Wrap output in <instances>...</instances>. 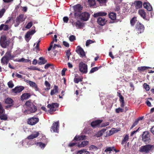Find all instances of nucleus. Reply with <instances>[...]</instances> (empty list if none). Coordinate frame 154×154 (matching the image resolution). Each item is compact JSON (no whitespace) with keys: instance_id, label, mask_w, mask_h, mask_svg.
I'll return each instance as SVG.
<instances>
[{"instance_id":"f257e3e1","label":"nucleus","mask_w":154,"mask_h":154,"mask_svg":"<svg viewBox=\"0 0 154 154\" xmlns=\"http://www.w3.org/2000/svg\"><path fill=\"white\" fill-rule=\"evenodd\" d=\"M24 106L26 108L27 110H25L24 112L26 114H28L30 113L35 112L36 110V107L33 105V104L30 102L27 101L24 105Z\"/></svg>"},{"instance_id":"f03ea898","label":"nucleus","mask_w":154,"mask_h":154,"mask_svg":"<svg viewBox=\"0 0 154 154\" xmlns=\"http://www.w3.org/2000/svg\"><path fill=\"white\" fill-rule=\"evenodd\" d=\"M154 148L153 145L147 144L140 147L139 151L141 152L148 153L152 151Z\"/></svg>"},{"instance_id":"7ed1b4c3","label":"nucleus","mask_w":154,"mask_h":154,"mask_svg":"<svg viewBox=\"0 0 154 154\" xmlns=\"http://www.w3.org/2000/svg\"><path fill=\"white\" fill-rule=\"evenodd\" d=\"M10 43L9 41L7 38L6 36L3 35L1 36L0 39V44L2 48H6L9 46Z\"/></svg>"},{"instance_id":"20e7f679","label":"nucleus","mask_w":154,"mask_h":154,"mask_svg":"<svg viewBox=\"0 0 154 154\" xmlns=\"http://www.w3.org/2000/svg\"><path fill=\"white\" fill-rule=\"evenodd\" d=\"M58 106V104L56 103H53L51 104H48V107L50 109L48 111L51 114H52V112L56 110Z\"/></svg>"},{"instance_id":"39448f33","label":"nucleus","mask_w":154,"mask_h":154,"mask_svg":"<svg viewBox=\"0 0 154 154\" xmlns=\"http://www.w3.org/2000/svg\"><path fill=\"white\" fill-rule=\"evenodd\" d=\"M79 69L81 72L86 73L87 72V66L83 62L79 63Z\"/></svg>"},{"instance_id":"423d86ee","label":"nucleus","mask_w":154,"mask_h":154,"mask_svg":"<svg viewBox=\"0 0 154 154\" xmlns=\"http://www.w3.org/2000/svg\"><path fill=\"white\" fill-rule=\"evenodd\" d=\"M136 27V30L137 32L138 33H141L143 32L144 29V26L140 23L138 22Z\"/></svg>"},{"instance_id":"0eeeda50","label":"nucleus","mask_w":154,"mask_h":154,"mask_svg":"<svg viewBox=\"0 0 154 154\" xmlns=\"http://www.w3.org/2000/svg\"><path fill=\"white\" fill-rule=\"evenodd\" d=\"M25 19V18L24 17V15L23 14L20 15L19 16L17 17L16 19L15 26H17L20 23L24 21Z\"/></svg>"},{"instance_id":"6e6552de","label":"nucleus","mask_w":154,"mask_h":154,"mask_svg":"<svg viewBox=\"0 0 154 154\" xmlns=\"http://www.w3.org/2000/svg\"><path fill=\"white\" fill-rule=\"evenodd\" d=\"M142 140L147 143L148 142L149 140V135L147 131L143 132L142 135Z\"/></svg>"},{"instance_id":"1a4fd4ad","label":"nucleus","mask_w":154,"mask_h":154,"mask_svg":"<svg viewBox=\"0 0 154 154\" xmlns=\"http://www.w3.org/2000/svg\"><path fill=\"white\" fill-rule=\"evenodd\" d=\"M39 119L38 118L33 117L28 119V123L29 125H33L37 123Z\"/></svg>"},{"instance_id":"9d476101","label":"nucleus","mask_w":154,"mask_h":154,"mask_svg":"<svg viewBox=\"0 0 154 154\" xmlns=\"http://www.w3.org/2000/svg\"><path fill=\"white\" fill-rule=\"evenodd\" d=\"M59 127V122L58 121L56 122L53 123L51 128V130L53 131L54 132L58 133Z\"/></svg>"},{"instance_id":"9b49d317","label":"nucleus","mask_w":154,"mask_h":154,"mask_svg":"<svg viewBox=\"0 0 154 154\" xmlns=\"http://www.w3.org/2000/svg\"><path fill=\"white\" fill-rule=\"evenodd\" d=\"M76 52L83 57L85 56V52L83 49L79 46H78L75 50Z\"/></svg>"},{"instance_id":"f8f14e48","label":"nucleus","mask_w":154,"mask_h":154,"mask_svg":"<svg viewBox=\"0 0 154 154\" xmlns=\"http://www.w3.org/2000/svg\"><path fill=\"white\" fill-rule=\"evenodd\" d=\"M89 14L88 13L85 12L81 13L80 16L81 19L84 21H87L88 19Z\"/></svg>"},{"instance_id":"ddd939ff","label":"nucleus","mask_w":154,"mask_h":154,"mask_svg":"<svg viewBox=\"0 0 154 154\" xmlns=\"http://www.w3.org/2000/svg\"><path fill=\"white\" fill-rule=\"evenodd\" d=\"M106 21V19L103 17H99L97 19V22L98 24L102 26L105 24Z\"/></svg>"},{"instance_id":"4468645a","label":"nucleus","mask_w":154,"mask_h":154,"mask_svg":"<svg viewBox=\"0 0 154 154\" xmlns=\"http://www.w3.org/2000/svg\"><path fill=\"white\" fill-rule=\"evenodd\" d=\"M24 87L23 86H17L14 88L13 89L12 91L14 93H17L22 91L24 89Z\"/></svg>"},{"instance_id":"2eb2a0df","label":"nucleus","mask_w":154,"mask_h":154,"mask_svg":"<svg viewBox=\"0 0 154 154\" xmlns=\"http://www.w3.org/2000/svg\"><path fill=\"white\" fill-rule=\"evenodd\" d=\"M35 31V30H32L28 32H27L26 35H25V38L26 40L28 42L29 40L31 38L30 37V35H33L34 34Z\"/></svg>"},{"instance_id":"dca6fc26","label":"nucleus","mask_w":154,"mask_h":154,"mask_svg":"<svg viewBox=\"0 0 154 154\" xmlns=\"http://www.w3.org/2000/svg\"><path fill=\"white\" fill-rule=\"evenodd\" d=\"M39 133L38 132L35 131L32 133V134L29 136L27 138L28 139H32L37 137L39 135Z\"/></svg>"},{"instance_id":"f3484780","label":"nucleus","mask_w":154,"mask_h":154,"mask_svg":"<svg viewBox=\"0 0 154 154\" xmlns=\"http://www.w3.org/2000/svg\"><path fill=\"white\" fill-rule=\"evenodd\" d=\"M30 96L29 94L25 93L23 94L20 97V99L21 100L23 101L24 100L29 99Z\"/></svg>"},{"instance_id":"a211bd4d","label":"nucleus","mask_w":154,"mask_h":154,"mask_svg":"<svg viewBox=\"0 0 154 154\" xmlns=\"http://www.w3.org/2000/svg\"><path fill=\"white\" fill-rule=\"evenodd\" d=\"M143 5L144 7L149 11H150L152 10V6L149 3L145 2L143 4Z\"/></svg>"},{"instance_id":"6ab92c4d","label":"nucleus","mask_w":154,"mask_h":154,"mask_svg":"<svg viewBox=\"0 0 154 154\" xmlns=\"http://www.w3.org/2000/svg\"><path fill=\"white\" fill-rule=\"evenodd\" d=\"M134 4L137 9H139L141 8L142 6V2L140 1H135Z\"/></svg>"},{"instance_id":"aec40b11","label":"nucleus","mask_w":154,"mask_h":154,"mask_svg":"<svg viewBox=\"0 0 154 154\" xmlns=\"http://www.w3.org/2000/svg\"><path fill=\"white\" fill-rule=\"evenodd\" d=\"M88 144V141H83L80 143H78V144L77 145V146L79 147H83L85 146Z\"/></svg>"},{"instance_id":"412c9836","label":"nucleus","mask_w":154,"mask_h":154,"mask_svg":"<svg viewBox=\"0 0 154 154\" xmlns=\"http://www.w3.org/2000/svg\"><path fill=\"white\" fill-rule=\"evenodd\" d=\"M107 15V13L106 12H100L96 13H95L94 14V16L96 17L99 16H105Z\"/></svg>"},{"instance_id":"4be33fe9","label":"nucleus","mask_w":154,"mask_h":154,"mask_svg":"<svg viewBox=\"0 0 154 154\" xmlns=\"http://www.w3.org/2000/svg\"><path fill=\"white\" fill-rule=\"evenodd\" d=\"M29 85L30 87L34 88L36 91H38L39 88L35 82L31 81Z\"/></svg>"},{"instance_id":"5701e85b","label":"nucleus","mask_w":154,"mask_h":154,"mask_svg":"<svg viewBox=\"0 0 154 154\" xmlns=\"http://www.w3.org/2000/svg\"><path fill=\"white\" fill-rule=\"evenodd\" d=\"M85 139H86V137L85 136L83 135L76 136L74 138V140H83Z\"/></svg>"},{"instance_id":"b1692460","label":"nucleus","mask_w":154,"mask_h":154,"mask_svg":"<svg viewBox=\"0 0 154 154\" xmlns=\"http://www.w3.org/2000/svg\"><path fill=\"white\" fill-rule=\"evenodd\" d=\"M72 24L73 26L75 25L76 27L77 28H80L83 25L82 23L79 21H78L75 23L73 22L72 23Z\"/></svg>"},{"instance_id":"393cba45","label":"nucleus","mask_w":154,"mask_h":154,"mask_svg":"<svg viewBox=\"0 0 154 154\" xmlns=\"http://www.w3.org/2000/svg\"><path fill=\"white\" fill-rule=\"evenodd\" d=\"M101 121L100 120H97L92 122L91 123V125L92 127H95L98 126L101 123Z\"/></svg>"},{"instance_id":"a878e982","label":"nucleus","mask_w":154,"mask_h":154,"mask_svg":"<svg viewBox=\"0 0 154 154\" xmlns=\"http://www.w3.org/2000/svg\"><path fill=\"white\" fill-rule=\"evenodd\" d=\"M74 10L75 11H79L82 10V7L79 4H77L73 7Z\"/></svg>"},{"instance_id":"bb28decb","label":"nucleus","mask_w":154,"mask_h":154,"mask_svg":"<svg viewBox=\"0 0 154 154\" xmlns=\"http://www.w3.org/2000/svg\"><path fill=\"white\" fill-rule=\"evenodd\" d=\"M9 60L10 59L8 58V57L4 56L1 59L2 63L4 64L7 65Z\"/></svg>"},{"instance_id":"cd10ccee","label":"nucleus","mask_w":154,"mask_h":154,"mask_svg":"<svg viewBox=\"0 0 154 154\" xmlns=\"http://www.w3.org/2000/svg\"><path fill=\"white\" fill-rule=\"evenodd\" d=\"M40 61L38 63L39 65H42L45 63L47 62V60L43 57H41L39 58Z\"/></svg>"},{"instance_id":"c85d7f7f","label":"nucleus","mask_w":154,"mask_h":154,"mask_svg":"<svg viewBox=\"0 0 154 154\" xmlns=\"http://www.w3.org/2000/svg\"><path fill=\"white\" fill-rule=\"evenodd\" d=\"M9 28L8 26L7 25L2 24L0 26V30H8Z\"/></svg>"},{"instance_id":"c756f323","label":"nucleus","mask_w":154,"mask_h":154,"mask_svg":"<svg viewBox=\"0 0 154 154\" xmlns=\"http://www.w3.org/2000/svg\"><path fill=\"white\" fill-rule=\"evenodd\" d=\"M138 13L139 15L143 19L146 17V14L144 11L143 10H139L138 11Z\"/></svg>"},{"instance_id":"7c9ffc66","label":"nucleus","mask_w":154,"mask_h":154,"mask_svg":"<svg viewBox=\"0 0 154 154\" xmlns=\"http://www.w3.org/2000/svg\"><path fill=\"white\" fill-rule=\"evenodd\" d=\"M54 89L53 90H51V95H53L54 94L57 93L58 92V88L57 86H54Z\"/></svg>"},{"instance_id":"2f4dec72","label":"nucleus","mask_w":154,"mask_h":154,"mask_svg":"<svg viewBox=\"0 0 154 154\" xmlns=\"http://www.w3.org/2000/svg\"><path fill=\"white\" fill-rule=\"evenodd\" d=\"M109 17L112 20H115L116 19V14L113 12H111L109 14Z\"/></svg>"},{"instance_id":"473e14b6","label":"nucleus","mask_w":154,"mask_h":154,"mask_svg":"<svg viewBox=\"0 0 154 154\" xmlns=\"http://www.w3.org/2000/svg\"><path fill=\"white\" fill-rule=\"evenodd\" d=\"M77 154H90V152L86 150L82 149L78 151Z\"/></svg>"},{"instance_id":"72a5a7b5","label":"nucleus","mask_w":154,"mask_h":154,"mask_svg":"<svg viewBox=\"0 0 154 154\" xmlns=\"http://www.w3.org/2000/svg\"><path fill=\"white\" fill-rule=\"evenodd\" d=\"M151 68H152L150 67L143 66L138 67L137 69L139 71H143L146 69Z\"/></svg>"},{"instance_id":"f704fd0d","label":"nucleus","mask_w":154,"mask_h":154,"mask_svg":"<svg viewBox=\"0 0 154 154\" xmlns=\"http://www.w3.org/2000/svg\"><path fill=\"white\" fill-rule=\"evenodd\" d=\"M83 78L82 77H79L78 78L75 77L74 79V82L76 83H78L79 82L82 81Z\"/></svg>"},{"instance_id":"c9c22d12","label":"nucleus","mask_w":154,"mask_h":154,"mask_svg":"<svg viewBox=\"0 0 154 154\" xmlns=\"http://www.w3.org/2000/svg\"><path fill=\"white\" fill-rule=\"evenodd\" d=\"M5 102L7 104H12L13 102V100L10 98H7L5 100Z\"/></svg>"},{"instance_id":"e433bc0d","label":"nucleus","mask_w":154,"mask_h":154,"mask_svg":"<svg viewBox=\"0 0 154 154\" xmlns=\"http://www.w3.org/2000/svg\"><path fill=\"white\" fill-rule=\"evenodd\" d=\"M106 131V129H103L98 131L97 133V136L100 137L102 136V135Z\"/></svg>"},{"instance_id":"4c0bfd02","label":"nucleus","mask_w":154,"mask_h":154,"mask_svg":"<svg viewBox=\"0 0 154 154\" xmlns=\"http://www.w3.org/2000/svg\"><path fill=\"white\" fill-rule=\"evenodd\" d=\"M137 17H134L131 20L130 23L131 26H133L134 25L135 23L137 22Z\"/></svg>"},{"instance_id":"58836bf2","label":"nucleus","mask_w":154,"mask_h":154,"mask_svg":"<svg viewBox=\"0 0 154 154\" xmlns=\"http://www.w3.org/2000/svg\"><path fill=\"white\" fill-rule=\"evenodd\" d=\"M37 145L38 146L42 149H43L46 146V144L42 142H39L37 143Z\"/></svg>"},{"instance_id":"ea45409f","label":"nucleus","mask_w":154,"mask_h":154,"mask_svg":"<svg viewBox=\"0 0 154 154\" xmlns=\"http://www.w3.org/2000/svg\"><path fill=\"white\" fill-rule=\"evenodd\" d=\"M117 131H118L116 130L115 128H112L109 131L108 135H111Z\"/></svg>"},{"instance_id":"a19ab883","label":"nucleus","mask_w":154,"mask_h":154,"mask_svg":"<svg viewBox=\"0 0 154 154\" xmlns=\"http://www.w3.org/2000/svg\"><path fill=\"white\" fill-rule=\"evenodd\" d=\"M28 69L30 70H37L40 71H42V70L38 68H37L35 66H31L30 67L28 68Z\"/></svg>"},{"instance_id":"79ce46f5","label":"nucleus","mask_w":154,"mask_h":154,"mask_svg":"<svg viewBox=\"0 0 154 154\" xmlns=\"http://www.w3.org/2000/svg\"><path fill=\"white\" fill-rule=\"evenodd\" d=\"M88 2L90 6H93L95 4V0H88Z\"/></svg>"},{"instance_id":"37998d69","label":"nucleus","mask_w":154,"mask_h":154,"mask_svg":"<svg viewBox=\"0 0 154 154\" xmlns=\"http://www.w3.org/2000/svg\"><path fill=\"white\" fill-rule=\"evenodd\" d=\"M129 138V136L128 135H126L125 137L123 140L122 142V144H123L125 143H126L127 141L128 140Z\"/></svg>"},{"instance_id":"c03bdc74","label":"nucleus","mask_w":154,"mask_h":154,"mask_svg":"<svg viewBox=\"0 0 154 154\" xmlns=\"http://www.w3.org/2000/svg\"><path fill=\"white\" fill-rule=\"evenodd\" d=\"M8 87L10 88H13L14 86V85L12 81H10L8 82Z\"/></svg>"},{"instance_id":"a18cd8bd","label":"nucleus","mask_w":154,"mask_h":154,"mask_svg":"<svg viewBox=\"0 0 154 154\" xmlns=\"http://www.w3.org/2000/svg\"><path fill=\"white\" fill-rule=\"evenodd\" d=\"M0 115V119L1 120H6L7 119V116L6 115Z\"/></svg>"},{"instance_id":"49530a36","label":"nucleus","mask_w":154,"mask_h":154,"mask_svg":"<svg viewBox=\"0 0 154 154\" xmlns=\"http://www.w3.org/2000/svg\"><path fill=\"white\" fill-rule=\"evenodd\" d=\"M45 85L47 87V88H45V90H48L50 89V85L49 83L47 81H45Z\"/></svg>"},{"instance_id":"de8ad7c7","label":"nucleus","mask_w":154,"mask_h":154,"mask_svg":"<svg viewBox=\"0 0 154 154\" xmlns=\"http://www.w3.org/2000/svg\"><path fill=\"white\" fill-rule=\"evenodd\" d=\"M40 42V41H39L36 44V46L34 48L35 50L37 52H38V51H39V46Z\"/></svg>"},{"instance_id":"09e8293b","label":"nucleus","mask_w":154,"mask_h":154,"mask_svg":"<svg viewBox=\"0 0 154 154\" xmlns=\"http://www.w3.org/2000/svg\"><path fill=\"white\" fill-rule=\"evenodd\" d=\"M94 41L91 40H87L86 42V45L87 46H88L90 44H92L93 43H94Z\"/></svg>"},{"instance_id":"8fccbe9b","label":"nucleus","mask_w":154,"mask_h":154,"mask_svg":"<svg viewBox=\"0 0 154 154\" xmlns=\"http://www.w3.org/2000/svg\"><path fill=\"white\" fill-rule=\"evenodd\" d=\"M32 26V22H30L28 23L27 24L25 28L27 29H29Z\"/></svg>"},{"instance_id":"3c124183","label":"nucleus","mask_w":154,"mask_h":154,"mask_svg":"<svg viewBox=\"0 0 154 154\" xmlns=\"http://www.w3.org/2000/svg\"><path fill=\"white\" fill-rule=\"evenodd\" d=\"M100 67L99 68H98L97 67H96L92 68L90 70V73H93L94 72L97 71L98 70V69L100 68Z\"/></svg>"},{"instance_id":"603ef678","label":"nucleus","mask_w":154,"mask_h":154,"mask_svg":"<svg viewBox=\"0 0 154 154\" xmlns=\"http://www.w3.org/2000/svg\"><path fill=\"white\" fill-rule=\"evenodd\" d=\"M78 144V143H74V142H71L70 143L69 145L68 146L69 147H72L73 146H77V145Z\"/></svg>"},{"instance_id":"864d4df0","label":"nucleus","mask_w":154,"mask_h":154,"mask_svg":"<svg viewBox=\"0 0 154 154\" xmlns=\"http://www.w3.org/2000/svg\"><path fill=\"white\" fill-rule=\"evenodd\" d=\"M90 149L91 150L95 151L97 150V148L96 146L94 145H92L90 146Z\"/></svg>"},{"instance_id":"5fc2aeb1","label":"nucleus","mask_w":154,"mask_h":154,"mask_svg":"<svg viewBox=\"0 0 154 154\" xmlns=\"http://www.w3.org/2000/svg\"><path fill=\"white\" fill-rule=\"evenodd\" d=\"M5 112V110L3 108L1 103L0 102V115L2 114Z\"/></svg>"},{"instance_id":"6e6d98bb","label":"nucleus","mask_w":154,"mask_h":154,"mask_svg":"<svg viewBox=\"0 0 154 154\" xmlns=\"http://www.w3.org/2000/svg\"><path fill=\"white\" fill-rule=\"evenodd\" d=\"M114 147H109L107 148L105 150V152H111L113 150Z\"/></svg>"},{"instance_id":"4d7b16f0","label":"nucleus","mask_w":154,"mask_h":154,"mask_svg":"<svg viewBox=\"0 0 154 154\" xmlns=\"http://www.w3.org/2000/svg\"><path fill=\"white\" fill-rule=\"evenodd\" d=\"M5 57H8V58L9 59H10L11 56V53L10 52H7L5 54Z\"/></svg>"},{"instance_id":"13d9d810","label":"nucleus","mask_w":154,"mask_h":154,"mask_svg":"<svg viewBox=\"0 0 154 154\" xmlns=\"http://www.w3.org/2000/svg\"><path fill=\"white\" fill-rule=\"evenodd\" d=\"M143 87L146 91H149V86L147 84L145 83L143 85Z\"/></svg>"},{"instance_id":"bf43d9fd","label":"nucleus","mask_w":154,"mask_h":154,"mask_svg":"<svg viewBox=\"0 0 154 154\" xmlns=\"http://www.w3.org/2000/svg\"><path fill=\"white\" fill-rule=\"evenodd\" d=\"M5 11V8H3L0 11V18H1L2 16Z\"/></svg>"},{"instance_id":"052dcab7","label":"nucleus","mask_w":154,"mask_h":154,"mask_svg":"<svg viewBox=\"0 0 154 154\" xmlns=\"http://www.w3.org/2000/svg\"><path fill=\"white\" fill-rule=\"evenodd\" d=\"M138 123V120L137 119L136 120L131 127V129L133 127L135 126Z\"/></svg>"},{"instance_id":"680f3d73","label":"nucleus","mask_w":154,"mask_h":154,"mask_svg":"<svg viewBox=\"0 0 154 154\" xmlns=\"http://www.w3.org/2000/svg\"><path fill=\"white\" fill-rule=\"evenodd\" d=\"M75 37L73 35H71L69 38V40L71 42H72L74 40H75Z\"/></svg>"},{"instance_id":"e2e57ef3","label":"nucleus","mask_w":154,"mask_h":154,"mask_svg":"<svg viewBox=\"0 0 154 154\" xmlns=\"http://www.w3.org/2000/svg\"><path fill=\"white\" fill-rule=\"evenodd\" d=\"M54 39L53 41L51 43V44H53L54 42H57V36L56 35H54Z\"/></svg>"},{"instance_id":"0e129e2a","label":"nucleus","mask_w":154,"mask_h":154,"mask_svg":"<svg viewBox=\"0 0 154 154\" xmlns=\"http://www.w3.org/2000/svg\"><path fill=\"white\" fill-rule=\"evenodd\" d=\"M116 112L119 113V112H123V109L120 108H118L116 109Z\"/></svg>"},{"instance_id":"69168bd1","label":"nucleus","mask_w":154,"mask_h":154,"mask_svg":"<svg viewBox=\"0 0 154 154\" xmlns=\"http://www.w3.org/2000/svg\"><path fill=\"white\" fill-rule=\"evenodd\" d=\"M63 44L66 47H68L69 46V44L66 41H63Z\"/></svg>"},{"instance_id":"338daca9","label":"nucleus","mask_w":154,"mask_h":154,"mask_svg":"<svg viewBox=\"0 0 154 154\" xmlns=\"http://www.w3.org/2000/svg\"><path fill=\"white\" fill-rule=\"evenodd\" d=\"M63 21L66 23H67L69 19L67 17H64L63 18Z\"/></svg>"},{"instance_id":"774afa93","label":"nucleus","mask_w":154,"mask_h":154,"mask_svg":"<svg viewBox=\"0 0 154 154\" xmlns=\"http://www.w3.org/2000/svg\"><path fill=\"white\" fill-rule=\"evenodd\" d=\"M97 0L101 4L105 3L106 2V0Z\"/></svg>"}]
</instances>
